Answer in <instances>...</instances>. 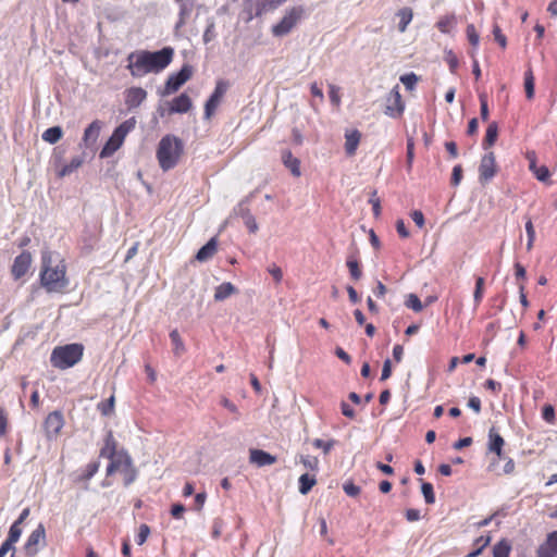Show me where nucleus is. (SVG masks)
<instances>
[{"instance_id": "20", "label": "nucleus", "mask_w": 557, "mask_h": 557, "mask_svg": "<svg viewBox=\"0 0 557 557\" xmlns=\"http://www.w3.org/2000/svg\"><path fill=\"white\" fill-rule=\"evenodd\" d=\"M504 444H505V441H504L503 436L495 430V428H491L488 431V443H487L488 450L491 453L496 454L500 458Z\"/></svg>"}, {"instance_id": "35", "label": "nucleus", "mask_w": 557, "mask_h": 557, "mask_svg": "<svg viewBox=\"0 0 557 557\" xmlns=\"http://www.w3.org/2000/svg\"><path fill=\"white\" fill-rule=\"evenodd\" d=\"M100 462L98 460L89 462L78 475L77 481H89L98 472Z\"/></svg>"}, {"instance_id": "43", "label": "nucleus", "mask_w": 557, "mask_h": 557, "mask_svg": "<svg viewBox=\"0 0 557 557\" xmlns=\"http://www.w3.org/2000/svg\"><path fill=\"white\" fill-rule=\"evenodd\" d=\"M419 77L413 73H406L400 76V82L404 84L407 90H412L418 83Z\"/></svg>"}, {"instance_id": "18", "label": "nucleus", "mask_w": 557, "mask_h": 557, "mask_svg": "<svg viewBox=\"0 0 557 557\" xmlns=\"http://www.w3.org/2000/svg\"><path fill=\"white\" fill-rule=\"evenodd\" d=\"M102 123L99 120L91 122L84 131L83 145L85 148L92 147L100 135Z\"/></svg>"}, {"instance_id": "64", "label": "nucleus", "mask_w": 557, "mask_h": 557, "mask_svg": "<svg viewBox=\"0 0 557 557\" xmlns=\"http://www.w3.org/2000/svg\"><path fill=\"white\" fill-rule=\"evenodd\" d=\"M537 557H556L557 554L553 553L547 546L540 545L537 548Z\"/></svg>"}, {"instance_id": "63", "label": "nucleus", "mask_w": 557, "mask_h": 557, "mask_svg": "<svg viewBox=\"0 0 557 557\" xmlns=\"http://www.w3.org/2000/svg\"><path fill=\"white\" fill-rule=\"evenodd\" d=\"M369 202L372 205L373 214L375 216H379L381 213V202L380 199L376 197V190H373L371 198L369 199Z\"/></svg>"}, {"instance_id": "62", "label": "nucleus", "mask_w": 557, "mask_h": 557, "mask_svg": "<svg viewBox=\"0 0 557 557\" xmlns=\"http://www.w3.org/2000/svg\"><path fill=\"white\" fill-rule=\"evenodd\" d=\"M414 141H413V138L412 137H409L407 139V164H408V169L411 168V164H412V161H413V157H414Z\"/></svg>"}, {"instance_id": "10", "label": "nucleus", "mask_w": 557, "mask_h": 557, "mask_svg": "<svg viewBox=\"0 0 557 557\" xmlns=\"http://www.w3.org/2000/svg\"><path fill=\"white\" fill-rule=\"evenodd\" d=\"M283 2L278 0H255L246 3L245 10L248 11L247 21H251L255 16H261L263 13L273 10Z\"/></svg>"}, {"instance_id": "47", "label": "nucleus", "mask_w": 557, "mask_h": 557, "mask_svg": "<svg viewBox=\"0 0 557 557\" xmlns=\"http://www.w3.org/2000/svg\"><path fill=\"white\" fill-rule=\"evenodd\" d=\"M480 100V115L482 121L486 122L488 120L490 110H488V103H487V96L486 94L482 92L479 95Z\"/></svg>"}, {"instance_id": "57", "label": "nucleus", "mask_w": 557, "mask_h": 557, "mask_svg": "<svg viewBox=\"0 0 557 557\" xmlns=\"http://www.w3.org/2000/svg\"><path fill=\"white\" fill-rule=\"evenodd\" d=\"M462 166L457 164L453 168L450 183L453 186H458L462 180Z\"/></svg>"}, {"instance_id": "4", "label": "nucleus", "mask_w": 557, "mask_h": 557, "mask_svg": "<svg viewBox=\"0 0 557 557\" xmlns=\"http://www.w3.org/2000/svg\"><path fill=\"white\" fill-rule=\"evenodd\" d=\"M83 352L84 346L78 343L57 346L51 352L50 362L54 368L69 369L81 361Z\"/></svg>"}, {"instance_id": "11", "label": "nucleus", "mask_w": 557, "mask_h": 557, "mask_svg": "<svg viewBox=\"0 0 557 557\" xmlns=\"http://www.w3.org/2000/svg\"><path fill=\"white\" fill-rule=\"evenodd\" d=\"M496 174V161L494 153H485L479 165V181L481 184L490 182Z\"/></svg>"}, {"instance_id": "29", "label": "nucleus", "mask_w": 557, "mask_h": 557, "mask_svg": "<svg viewBox=\"0 0 557 557\" xmlns=\"http://www.w3.org/2000/svg\"><path fill=\"white\" fill-rule=\"evenodd\" d=\"M63 136V129L61 126H51L47 128L42 135L41 138L44 141L49 144H55L58 143Z\"/></svg>"}, {"instance_id": "15", "label": "nucleus", "mask_w": 557, "mask_h": 557, "mask_svg": "<svg viewBox=\"0 0 557 557\" xmlns=\"http://www.w3.org/2000/svg\"><path fill=\"white\" fill-rule=\"evenodd\" d=\"M110 462L107 467L106 473L107 475H112L119 469L131 468L132 466V457L125 449H120V454L117 457L113 459H109Z\"/></svg>"}, {"instance_id": "2", "label": "nucleus", "mask_w": 557, "mask_h": 557, "mask_svg": "<svg viewBox=\"0 0 557 557\" xmlns=\"http://www.w3.org/2000/svg\"><path fill=\"white\" fill-rule=\"evenodd\" d=\"M40 283L48 293L63 292L69 285V280L65 275V265L61 261L60 264L53 268L51 256L47 251L42 252L41 256Z\"/></svg>"}, {"instance_id": "7", "label": "nucleus", "mask_w": 557, "mask_h": 557, "mask_svg": "<svg viewBox=\"0 0 557 557\" xmlns=\"http://www.w3.org/2000/svg\"><path fill=\"white\" fill-rule=\"evenodd\" d=\"M194 69L190 64L185 63L180 71L171 74L164 85L163 95H170L177 91L193 75Z\"/></svg>"}, {"instance_id": "17", "label": "nucleus", "mask_w": 557, "mask_h": 557, "mask_svg": "<svg viewBox=\"0 0 557 557\" xmlns=\"http://www.w3.org/2000/svg\"><path fill=\"white\" fill-rule=\"evenodd\" d=\"M119 454L120 450H117V442L113 436V432L111 430H108L104 437L103 446L101 447L99 453V457L113 459L114 457H117Z\"/></svg>"}, {"instance_id": "46", "label": "nucleus", "mask_w": 557, "mask_h": 557, "mask_svg": "<svg viewBox=\"0 0 557 557\" xmlns=\"http://www.w3.org/2000/svg\"><path fill=\"white\" fill-rule=\"evenodd\" d=\"M215 37H216V33H215V23H214V21L211 18V20H208V24H207V27H206V29H205V33H203L202 39H203V42H205V44H209V42H210V41H212Z\"/></svg>"}, {"instance_id": "26", "label": "nucleus", "mask_w": 557, "mask_h": 557, "mask_svg": "<svg viewBox=\"0 0 557 557\" xmlns=\"http://www.w3.org/2000/svg\"><path fill=\"white\" fill-rule=\"evenodd\" d=\"M456 24H457L456 15L454 13H451V14H446V15L442 16L437 21L436 27L441 33L449 34L450 30L456 26Z\"/></svg>"}, {"instance_id": "60", "label": "nucleus", "mask_w": 557, "mask_h": 557, "mask_svg": "<svg viewBox=\"0 0 557 557\" xmlns=\"http://www.w3.org/2000/svg\"><path fill=\"white\" fill-rule=\"evenodd\" d=\"M123 471L125 472L124 485L128 486V485H131L136 480L137 471L133 467V465L131 466V468L123 469Z\"/></svg>"}, {"instance_id": "25", "label": "nucleus", "mask_w": 557, "mask_h": 557, "mask_svg": "<svg viewBox=\"0 0 557 557\" xmlns=\"http://www.w3.org/2000/svg\"><path fill=\"white\" fill-rule=\"evenodd\" d=\"M236 292V287L231 282L220 284L214 292V300L223 301Z\"/></svg>"}, {"instance_id": "40", "label": "nucleus", "mask_w": 557, "mask_h": 557, "mask_svg": "<svg viewBox=\"0 0 557 557\" xmlns=\"http://www.w3.org/2000/svg\"><path fill=\"white\" fill-rule=\"evenodd\" d=\"M170 338H171V342L174 346V354L176 356H180L184 350H185V346H184V343L180 336V333L177 330H173L171 331L170 333Z\"/></svg>"}, {"instance_id": "41", "label": "nucleus", "mask_w": 557, "mask_h": 557, "mask_svg": "<svg viewBox=\"0 0 557 557\" xmlns=\"http://www.w3.org/2000/svg\"><path fill=\"white\" fill-rule=\"evenodd\" d=\"M114 401H115L114 396H111L106 401H101L98 404V406H97L98 410L101 412L102 416L109 417L113 412Z\"/></svg>"}, {"instance_id": "8", "label": "nucleus", "mask_w": 557, "mask_h": 557, "mask_svg": "<svg viewBox=\"0 0 557 557\" xmlns=\"http://www.w3.org/2000/svg\"><path fill=\"white\" fill-rule=\"evenodd\" d=\"M405 111V102L399 92V86L396 85L386 97V107L384 113L392 119H399Z\"/></svg>"}, {"instance_id": "32", "label": "nucleus", "mask_w": 557, "mask_h": 557, "mask_svg": "<svg viewBox=\"0 0 557 557\" xmlns=\"http://www.w3.org/2000/svg\"><path fill=\"white\" fill-rule=\"evenodd\" d=\"M346 265L352 280L358 281L361 278L362 271L360 269L359 261L355 256H349L347 258Z\"/></svg>"}, {"instance_id": "6", "label": "nucleus", "mask_w": 557, "mask_h": 557, "mask_svg": "<svg viewBox=\"0 0 557 557\" xmlns=\"http://www.w3.org/2000/svg\"><path fill=\"white\" fill-rule=\"evenodd\" d=\"M305 14L302 5L293 7L286 11L282 20L273 25L272 34L275 37H283L290 33Z\"/></svg>"}, {"instance_id": "55", "label": "nucleus", "mask_w": 557, "mask_h": 557, "mask_svg": "<svg viewBox=\"0 0 557 557\" xmlns=\"http://www.w3.org/2000/svg\"><path fill=\"white\" fill-rule=\"evenodd\" d=\"M493 36H494V39L498 42V45L502 48H506V46H507L506 36L502 33L500 27L496 24L493 26Z\"/></svg>"}, {"instance_id": "21", "label": "nucleus", "mask_w": 557, "mask_h": 557, "mask_svg": "<svg viewBox=\"0 0 557 557\" xmlns=\"http://www.w3.org/2000/svg\"><path fill=\"white\" fill-rule=\"evenodd\" d=\"M191 99L189 96L185 92L181 94L180 96L175 97L170 107L171 113H186L191 108Z\"/></svg>"}, {"instance_id": "14", "label": "nucleus", "mask_w": 557, "mask_h": 557, "mask_svg": "<svg viewBox=\"0 0 557 557\" xmlns=\"http://www.w3.org/2000/svg\"><path fill=\"white\" fill-rule=\"evenodd\" d=\"M46 537L45 527L40 523L28 536L24 548L26 554L29 556H34L38 552V544L44 542Z\"/></svg>"}, {"instance_id": "19", "label": "nucleus", "mask_w": 557, "mask_h": 557, "mask_svg": "<svg viewBox=\"0 0 557 557\" xmlns=\"http://www.w3.org/2000/svg\"><path fill=\"white\" fill-rule=\"evenodd\" d=\"M249 460L257 467H265L273 465L276 461V457L262 449H250Z\"/></svg>"}, {"instance_id": "1", "label": "nucleus", "mask_w": 557, "mask_h": 557, "mask_svg": "<svg viewBox=\"0 0 557 557\" xmlns=\"http://www.w3.org/2000/svg\"><path fill=\"white\" fill-rule=\"evenodd\" d=\"M173 54L174 49L172 47H163L157 51H134L127 57V69L134 77H143L148 73H159L172 62Z\"/></svg>"}, {"instance_id": "61", "label": "nucleus", "mask_w": 557, "mask_h": 557, "mask_svg": "<svg viewBox=\"0 0 557 557\" xmlns=\"http://www.w3.org/2000/svg\"><path fill=\"white\" fill-rule=\"evenodd\" d=\"M267 270L273 276V278L276 283H280L282 281L283 272L278 265H276L275 263H272L268 267Z\"/></svg>"}, {"instance_id": "44", "label": "nucleus", "mask_w": 557, "mask_h": 557, "mask_svg": "<svg viewBox=\"0 0 557 557\" xmlns=\"http://www.w3.org/2000/svg\"><path fill=\"white\" fill-rule=\"evenodd\" d=\"M405 305L414 312H420L423 309V305L416 294H409Z\"/></svg>"}, {"instance_id": "24", "label": "nucleus", "mask_w": 557, "mask_h": 557, "mask_svg": "<svg viewBox=\"0 0 557 557\" xmlns=\"http://www.w3.org/2000/svg\"><path fill=\"white\" fill-rule=\"evenodd\" d=\"M282 161L294 176H300V161L289 150L283 151Z\"/></svg>"}, {"instance_id": "38", "label": "nucleus", "mask_w": 557, "mask_h": 557, "mask_svg": "<svg viewBox=\"0 0 557 557\" xmlns=\"http://www.w3.org/2000/svg\"><path fill=\"white\" fill-rule=\"evenodd\" d=\"M484 283H485V281L482 276H478L475 278V287H474V292H473V300H474L475 307H478L483 299Z\"/></svg>"}, {"instance_id": "59", "label": "nucleus", "mask_w": 557, "mask_h": 557, "mask_svg": "<svg viewBox=\"0 0 557 557\" xmlns=\"http://www.w3.org/2000/svg\"><path fill=\"white\" fill-rule=\"evenodd\" d=\"M525 232H527V236H528L527 249L530 250L532 248V245H533V242H534V238H535V231H534V227H533V224H532L531 220H529L525 223Z\"/></svg>"}, {"instance_id": "31", "label": "nucleus", "mask_w": 557, "mask_h": 557, "mask_svg": "<svg viewBox=\"0 0 557 557\" xmlns=\"http://www.w3.org/2000/svg\"><path fill=\"white\" fill-rule=\"evenodd\" d=\"M511 544L507 539H502L493 547V557H509Z\"/></svg>"}, {"instance_id": "42", "label": "nucleus", "mask_w": 557, "mask_h": 557, "mask_svg": "<svg viewBox=\"0 0 557 557\" xmlns=\"http://www.w3.org/2000/svg\"><path fill=\"white\" fill-rule=\"evenodd\" d=\"M21 534L22 529L20 528V524L13 522L12 525L10 527L5 542L14 546V544L20 540Z\"/></svg>"}, {"instance_id": "12", "label": "nucleus", "mask_w": 557, "mask_h": 557, "mask_svg": "<svg viewBox=\"0 0 557 557\" xmlns=\"http://www.w3.org/2000/svg\"><path fill=\"white\" fill-rule=\"evenodd\" d=\"M32 263V255L28 251H23L17 257H15L13 264H12V275L15 280L21 278L24 276Z\"/></svg>"}, {"instance_id": "45", "label": "nucleus", "mask_w": 557, "mask_h": 557, "mask_svg": "<svg viewBox=\"0 0 557 557\" xmlns=\"http://www.w3.org/2000/svg\"><path fill=\"white\" fill-rule=\"evenodd\" d=\"M299 461L307 468L312 471L318 470L319 467V459L314 456L309 455H300Z\"/></svg>"}, {"instance_id": "16", "label": "nucleus", "mask_w": 557, "mask_h": 557, "mask_svg": "<svg viewBox=\"0 0 557 557\" xmlns=\"http://www.w3.org/2000/svg\"><path fill=\"white\" fill-rule=\"evenodd\" d=\"M45 429L49 436H55L64 425L63 416L60 411L50 412L45 420Z\"/></svg>"}, {"instance_id": "50", "label": "nucleus", "mask_w": 557, "mask_h": 557, "mask_svg": "<svg viewBox=\"0 0 557 557\" xmlns=\"http://www.w3.org/2000/svg\"><path fill=\"white\" fill-rule=\"evenodd\" d=\"M466 33H467V38H468L469 42L473 47H476L479 45V41H480V36H479L474 25L473 24H469L467 26Z\"/></svg>"}, {"instance_id": "51", "label": "nucleus", "mask_w": 557, "mask_h": 557, "mask_svg": "<svg viewBox=\"0 0 557 557\" xmlns=\"http://www.w3.org/2000/svg\"><path fill=\"white\" fill-rule=\"evenodd\" d=\"M445 61L447 62L450 72L453 74H455L459 66V61H458L457 55L451 50H449L446 52Z\"/></svg>"}, {"instance_id": "33", "label": "nucleus", "mask_w": 557, "mask_h": 557, "mask_svg": "<svg viewBox=\"0 0 557 557\" xmlns=\"http://www.w3.org/2000/svg\"><path fill=\"white\" fill-rule=\"evenodd\" d=\"M535 78L531 69L524 72V90L528 99H532L535 92Z\"/></svg>"}, {"instance_id": "58", "label": "nucleus", "mask_w": 557, "mask_h": 557, "mask_svg": "<svg viewBox=\"0 0 557 557\" xmlns=\"http://www.w3.org/2000/svg\"><path fill=\"white\" fill-rule=\"evenodd\" d=\"M329 97L333 106L338 107L341 104L339 88L335 85H330Z\"/></svg>"}, {"instance_id": "39", "label": "nucleus", "mask_w": 557, "mask_h": 557, "mask_svg": "<svg viewBox=\"0 0 557 557\" xmlns=\"http://www.w3.org/2000/svg\"><path fill=\"white\" fill-rule=\"evenodd\" d=\"M252 195H249V196H246L235 208H234V213L237 215V216H240L243 220L245 218H247V215L251 214L249 208L247 207V205L249 203L250 201V198H251Z\"/></svg>"}, {"instance_id": "22", "label": "nucleus", "mask_w": 557, "mask_h": 557, "mask_svg": "<svg viewBox=\"0 0 557 557\" xmlns=\"http://www.w3.org/2000/svg\"><path fill=\"white\" fill-rule=\"evenodd\" d=\"M218 240L215 237L210 238L196 253L195 258L199 262L209 260L216 251Z\"/></svg>"}, {"instance_id": "3", "label": "nucleus", "mask_w": 557, "mask_h": 557, "mask_svg": "<svg viewBox=\"0 0 557 557\" xmlns=\"http://www.w3.org/2000/svg\"><path fill=\"white\" fill-rule=\"evenodd\" d=\"M184 151V143L174 135L163 136L157 148V159L163 171H170L176 166Z\"/></svg>"}, {"instance_id": "54", "label": "nucleus", "mask_w": 557, "mask_h": 557, "mask_svg": "<svg viewBox=\"0 0 557 557\" xmlns=\"http://www.w3.org/2000/svg\"><path fill=\"white\" fill-rule=\"evenodd\" d=\"M343 490L350 497L358 496L361 491L360 487L358 485H356L355 483H352L351 481L345 482L343 484Z\"/></svg>"}, {"instance_id": "49", "label": "nucleus", "mask_w": 557, "mask_h": 557, "mask_svg": "<svg viewBox=\"0 0 557 557\" xmlns=\"http://www.w3.org/2000/svg\"><path fill=\"white\" fill-rule=\"evenodd\" d=\"M312 445L315 447V448H319V449H322L323 453L326 455L330 453V450L333 448V446L335 445V441L334 440H331V441H323L321 438H315L313 440L312 442Z\"/></svg>"}, {"instance_id": "53", "label": "nucleus", "mask_w": 557, "mask_h": 557, "mask_svg": "<svg viewBox=\"0 0 557 557\" xmlns=\"http://www.w3.org/2000/svg\"><path fill=\"white\" fill-rule=\"evenodd\" d=\"M542 545L549 547L553 553L557 554V530L548 533L545 543Z\"/></svg>"}, {"instance_id": "27", "label": "nucleus", "mask_w": 557, "mask_h": 557, "mask_svg": "<svg viewBox=\"0 0 557 557\" xmlns=\"http://www.w3.org/2000/svg\"><path fill=\"white\" fill-rule=\"evenodd\" d=\"M498 137V125L496 122H492L488 124L484 140L482 143V147L484 150H487L490 147H492Z\"/></svg>"}, {"instance_id": "23", "label": "nucleus", "mask_w": 557, "mask_h": 557, "mask_svg": "<svg viewBox=\"0 0 557 557\" xmlns=\"http://www.w3.org/2000/svg\"><path fill=\"white\" fill-rule=\"evenodd\" d=\"M361 134L359 131L354 129L345 134V152L347 156H354L358 148Z\"/></svg>"}, {"instance_id": "36", "label": "nucleus", "mask_w": 557, "mask_h": 557, "mask_svg": "<svg viewBox=\"0 0 557 557\" xmlns=\"http://www.w3.org/2000/svg\"><path fill=\"white\" fill-rule=\"evenodd\" d=\"M397 15L400 18L398 23V29L399 32L404 33L407 29L408 24L412 20V10L410 8H403L401 10L398 11Z\"/></svg>"}, {"instance_id": "13", "label": "nucleus", "mask_w": 557, "mask_h": 557, "mask_svg": "<svg viewBox=\"0 0 557 557\" xmlns=\"http://www.w3.org/2000/svg\"><path fill=\"white\" fill-rule=\"evenodd\" d=\"M147 98V91L141 87H131L125 91V104L129 111L138 108Z\"/></svg>"}, {"instance_id": "56", "label": "nucleus", "mask_w": 557, "mask_h": 557, "mask_svg": "<svg viewBox=\"0 0 557 557\" xmlns=\"http://www.w3.org/2000/svg\"><path fill=\"white\" fill-rule=\"evenodd\" d=\"M149 534H150V528L147 524H141L139 527V531H138V534L136 537L137 544L143 545L147 541Z\"/></svg>"}, {"instance_id": "5", "label": "nucleus", "mask_w": 557, "mask_h": 557, "mask_svg": "<svg viewBox=\"0 0 557 557\" xmlns=\"http://www.w3.org/2000/svg\"><path fill=\"white\" fill-rule=\"evenodd\" d=\"M135 125L136 119L129 117L122 122L117 127H115L112 135L108 138L102 149L100 150L99 157L101 159H106L119 150L123 145L126 135L135 128Z\"/></svg>"}, {"instance_id": "52", "label": "nucleus", "mask_w": 557, "mask_h": 557, "mask_svg": "<svg viewBox=\"0 0 557 557\" xmlns=\"http://www.w3.org/2000/svg\"><path fill=\"white\" fill-rule=\"evenodd\" d=\"M542 418L548 423H553L555 420V408L550 404L544 405L542 409Z\"/></svg>"}, {"instance_id": "30", "label": "nucleus", "mask_w": 557, "mask_h": 557, "mask_svg": "<svg viewBox=\"0 0 557 557\" xmlns=\"http://www.w3.org/2000/svg\"><path fill=\"white\" fill-rule=\"evenodd\" d=\"M83 163H84L83 157L75 156L74 158H72L70 163L65 164L64 166H62L60 169V171L58 172V175L60 177L67 176L71 173H73L74 171H76L78 168H81Z\"/></svg>"}, {"instance_id": "37", "label": "nucleus", "mask_w": 557, "mask_h": 557, "mask_svg": "<svg viewBox=\"0 0 557 557\" xmlns=\"http://www.w3.org/2000/svg\"><path fill=\"white\" fill-rule=\"evenodd\" d=\"M421 493L424 497V502L428 505H432L435 503L434 488L430 482L421 481Z\"/></svg>"}, {"instance_id": "34", "label": "nucleus", "mask_w": 557, "mask_h": 557, "mask_svg": "<svg viewBox=\"0 0 557 557\" xmlns=\"http://www.w3.org/2000/svg\"><path fill=\"white\" fill-rule=\"evenodd\" d=\"M530 170L540 182H547L549 180L550 172L548 168L545 165L536 166L534 160L530 161Z\"/></svg>"}, {"instance_id": "28", "label": "nucleus", "mask_w": 557, "mask_h": 557, "mask_svg": "<svg viewBox=\"0 0 557 557\" xmlns=\"http://www.w3.org/2000/svg\"><path fill=\"white\" fill-rule=\"evenodd\" d=\"M317 479L314 475L304 473L298 479V490L301 495H307L315 485Z\"/></svg>"}, {"instance_id": "9", "label": "nucleus", "mask_w": 557, "mask_h": 557, "mask_svg": "<svg viewBox=\"0 0 557 557\" xmlns=\"http://www.w3.org/2000/svg\"><path fill=\"white\" fill-rule=\"evenodd\" d=\"M228 89V82L219 79L215 84L213 92L205 103V117L210 119L218 108L221 99Z\"/></svg>"}, {"instance_id": "48", "label": "nucleus", "mask_w": 557, "mask_h": 557, "mask_svg": "<svg viewBox=\"0 0 557 557\" xmlns=\"http://www.w3.org/2000/svg\"><path fill=\"white\" fill-rule=\"evenodd\" d=\"M180 5L178 17L187 18L193 10V2L190 0L175 1Z\"/></svg>"}]
</instances>
